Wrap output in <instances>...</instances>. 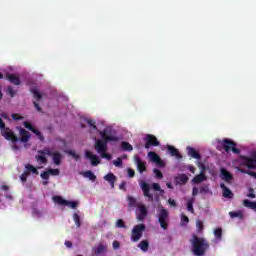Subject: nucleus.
<instances>
[{"mask_svg": "<svg viewBox=\"0 0 256 256\" xmlns=\"http://www.w3.org/2000/svg\"><path fill=\"white\" fill-rule=\"evenodd\" d=\"M100 135L102 137V140H96L94 144V149L102 159L111 160V154L107 153V143L111 141L113 143H117V141H119V137L111 135V129L109 128H105L104 130L100 131Z\"/></svg>", "mask_w": 256, "mask_h": 256, "instance_id": "nucleus-1", "label": "nucleus"}, {"mask_svg": "<svg viewBox=\"0 0 256 256\" xmlns=\"http://www.w3.org/2000/svg\"><path fill=\"white\" fill-rule=\"evenodd\" d=\"M190 244L191 252L195 256H205L207 251H209V241L203 237L197 236V234H192Z\"/></svg>", "mask_w": 256, "mask_h": 256, "instance_id": "nucleus-2", "label": "nucleus"}, {"mask_svg": "<svg viewBox=\"0 0 256 256\" xmlns=\"http://www.w3.org/2000/svg\"><path fill=\"white\" fill-rule=\"evenodd\" d=\"M39 155H36V161L40 163L41 165H47V157L45 155H48V157H52V161L54 165H61V161L63 159V155L58 152L51 150L49 147H45L42 150H38Z\"/></svg>", "mask_w": 256, "mask_h": 256, "instance_id": "nucleus-3", "label": "nucleus"}, {"mask_svg": "<svg viewBox=\"0 0 256 256\" xmlns=\"http://www.w3.org/2000/svg\"><path fill=\"white\" fill-rule=\"evenodd\" d=\"M220 146L222 147V149H224V151H226V153H234L235 155H239V153H241V150L239 148H237V142L229 139V138H225L222 141L219 142Z\"/></svg>", "mask_w": 256, "mask_h": 256, "instance_id": "nucleus-4", "label": "nucleus"}, {"mask_svg": "<svg viewBox=\"0 0 256 256\" xmlns=\"http://www.w3.org/2000/svg\"><path fill=\"white\" fill-rule=\"evenodd\" d=\"M158 223H160L161 229L167 231L169 229V211L164 207H160L157 213Z\"/></svg>", "mask_w": 256, "mask_h": 256, "instance_id": "nucleus-5", "label": "nucleus"}, {"mask_svg": "<svg viewBox=\"0 0 256 256\" xmlns=\"http://www.w3.org/2000/svg\"><path fill=\"white\" fill-rule=\"evenodd\" d=\"M147 229L145 224H137L133 227L131 231V241L137 243L143 237V232Z\"/></svg>", "mask_w": 256, "mask_h": 256, "instance_id": "nucleus-6", "label": "nucleus"}, {"mask_svg": "<svg viewBox=\"0 0 256 256\" xmlns=\"http://www.w3.org/2000/svg\"><path fill=\"white\" fill-rule=\"evenodd\" d=\"M240 159L242 161L241 165L244 167H247L248 169H256V152H254L251 157L240 155Z\"/></svg>", "mask_w": 256, "mask_h": 256, "instance_id": "nucleus-7", "label": "nucleus"}, {"mask_svg": "<svg viewBox=\"0 0 256 256\" xmlns=\"http://www.w3.org/2000/svg\"><path fill=\"white\" fill-rule=\"evenodd\" d=\"M53 201H54V203H57V205L70 207L71 209H77V207L79 205V203H77L75 201L65 200L61 196H54Z\"/></svg>", "mask_w": 256, "mask_h": 256, "instance_id": "nucleus-8", "label": "nucleus"}, {"mask_svg": "<svg viewBox=\"0 0 256 256\" xmlns=\"http://www.w3.org/2000/svg\"><path fill=\"white\" fill-rule=\"evenodd\" d=\"M144 139L146 141L145 149H150L151 147H159V145H160L159 140L153 134H147Z\"/></svg>", "mask_w": 256, "mask_h": 256, "instance_id": "nucleus-9", "label": "nucleus"}, {"mask_svg": "<svg viewBox=\"0 0 256 256\" xmlns=\"http://www.w3.org/2000/svg\"><path fill=\"white\" fill-rule=\"evenodd\" d=\"M140 187H141V190L143 191L144 197H147L148 201L150 203H153V201H154L153 194H151V192H150L151 186L147 182L141 181Z\"/></svg>", "mask_w": 256, "mask_h": 256, "instance_id": "nucleus-10", "label": "nucleus"}, {"mask_svg": "<svg viewBox=\"0 0 256 256\" xmlns=\"http://www.w3.org/2000/svg\"><path fill=\"white\" fill-rule=\"evenodd\" d=\"M1 135L6 138L7 141H12V143H17V141H19V137H17V135H15V133L9 128L1 130Z\"/></svg>", "mask_w": 256, "mask_h": 256, "instance_id": "nucleus-11", "label": "nucleus"}, {"mask_svg": "<svg viewBox=\"0 0 256 256\" xmlns=\"http://www.w3.org/2000/svg\"><path fill=\"white\" fill-rule=\"evenodd\" d=\"M198 167L201 169V172L192 179V183H203V181H207V176L205 175V166L200 163Z\"/></svg>", "mask_w": 256, "mask_h": 256, "instance_id": "nucleus-12", "label": "nucleus"}, {"mask_svg": "<svg viewBox=\"0 0 256 256\" xmlns=\"http://www.w3.org/2000/svg\"><path fill=\"white\" fill-rule=\"evenodd\" d=\"M138 215L137 219L140 222L145 221L147 219V215H149V211L147 210V207L143 204H138Z\"/></svg>", "mask_w": 256, "mask_h": 256, "instance_id": "nucleus-13", "label": "nucleus"}, {"mask_svg": "<svg viewBox=\"0 0 256 256\" xmlns=\"http://www.w3.org/2000/svg\"><path fill=\"white\" fill-rule=\"evenodd\" d=\"M148 157H149L150 161L152 163H156V165H158V167H165V163H163V160H161V158L158 156L157 153L150 151L148 153Z\"/></svg>", "mask_w": 256, "mask_h": 256, "instance_id": "nucleus-14", "label": "nucleus"}, {"mask_svg": "<svg viewBox=\"0 0 256 256\" xmlns=\"http://www.w3.org/2000/svg\"><path fill=\"white\" fill-rule=\"evenodd\" d=\"M85 156L87 159H90L91 165L93 167H97V165H99V163H101V160L99 159V157H97V155H94L93 153H91V151H89V150H87L85 152Z\"/></svg>", "mask_w": 256, "mask_h": 256, "instance_id": "nucleus-15", "label": "nucleus"}, {"mask_svg": "<svg viewBox=\"0 0 256 256\" xmlns=\"http://www.w3.org/2000/svg\"><path fill=\"white\" fill-rule=\"evenodd\" d=\"M20 139L18 141H21V143H27L29 139H31V134H29V131L25 130V128L19 129Z\"/></svg>", "mask_w": 256, "mask_h": 256, "instance_id": "nucleus-16", "label": "nucleus"}, {"mask_svg": "<svg viewBox=\"0 0 256 256\" xmlns=\"http://www.w3.org/2000/svg\"><path fill=\"white\" fill-rule=\"evenodd\" d=\"M220 173L221 179H223V181H225L226 183H231L233 181V175L229 171H227V169L221 168Z\"/></svg>", "mask_w": 256, "mask_h": 256, "instance_id": "nucleus-17", "label": "nucleus"}, {"mask_svg": "<svg viewBox=\"0 0 256 256\" xmlns=\"http://www.w3.org/2000/svg\"><path fill=\"white\" fill-rule=\"evenodd\" d=\"M220 187L222 189L223 197H225V199H233L234 194L227 186H225V183H221Z\"/></svg>", "mask_w": 256, "mask_h": 256, "instance_id": "nucleus-18", "label": "nucleus"}, {"mask_svg": "<svg viewBox=\"0 0 256 256\" xmlns=\"http://www.w3.org/2000/svg\"><path fill=\"white\" fill-rule=\"evenodd\" d=\"M186 149L189 157H192L193 159H197L198 161L201 160V154L197 152L195 148L188 146Z\"/></svg>", "mask_w": 256, "mask_h": 256, "instance_id": "nucleus-19", "label": "nucleus"}, {"mask_svg": "<svg viewBox=\"0 0 256 256\" xmlns=\"http://www.w3.org/2000/svg\"><path fill=\"white\" fill-rule=\"evenodd\" d=\"M6 79L11 82L12 85H21V79L15 74H6Z\"/></svg>", "mask_w": 256, "mask_h": 256, "instance_id": "nucleus-20", "label": "nucleus"}, {"mask_svg": "<svg viewBox=\"0 0 256 256\" xmlns=\"http://www.w3.org/2000/svg\"><path fill=\"white\" fill-rule=\"evenodd\" d=\"M104 181H108L111 189H115V181H117V176H115L113 173H108L104 176Z\"/></svg>", "mask_w": 256, "mask_h": 256, "instance_id": "nucleus-21", "label": "nucleus"}, {"mask_svg": "<svg viewBox=\"0 0 256 256\" xmlns=\"http://www.w3.org/2000/svg\"><path fill=\"white\" fill-rule=\"evenodd\" d=\"M93 254L96 256L103 255L107 251V245L99 244L97 247L92 249Z\"/></svg>", "mask_w": 256, "mask_h": 256, "instance_id": "nucleus-22", "label": "nucleus"}, {"mask_svg": "<svg viewBox=\"0 0 256 256\" xmlns=\"http://www.w3.org/2000/svg\"><path fill=\"white\" fill-rule=\"evenodd\" d=\"M168 152L172 157H177V159H182L183 156L179 153V150L171 145L167 146Z\"/></svg>", "mask_w": 256, "mask_h": 256, "instance_id": "nucleus-23", "label": "nucleus"}, {"mask_svg": "<svg viewBox=\"0 0 256 256\" xmlns=\"http://www.w3.org/2000/svg\"><path fill=\"white\" fill-rule=\"evenodd\" d=\"M175 181L177 185H186L187 181H189V177L185 174H180L175 178Z\"/></svg>", "mask_w": 256, "mask_h": 256, "instance_id": "nucleus-24", "label": "nucleus"}, {"mask_svg": "<svg viewBox=\"0 0 256 256\" xmlns=\"http://www.w3.org/2000/svg\"><path fill=\"white\" fill-rule=\"evenodd\" d=\"M137 163V169L139 173H143L144 171H147V164L145 162L141 161V158H136Z\"/></svg>", "mask_w": 256, "mask_h": 256, "instance_id": "nucleus-25", "label": "nucleus"}, {"mask_svg": "<svg viewBox=\"0 0 256 256\" xmlns=\"http://www.w3.org/2000/svg\"><path fill=\"white\" fill-rule=\"evenodd\" d=\"M139 249H141V251H143L144 253H147L149 251V241L147 240H142L139 244H138Z\"/></svg>", "mask_w": 256, "mask_h": 256, "instance_id": "nucleus-26", "label": "nucleus"}, {"mask_svg": "<svg viewBox=\"0 0 256 256\" xmlns=\"http://www.w3.org/2000/svg\"><path fill=\"white\" fill-rule=\"evenodd\" d=\"M83 177L93 182L97 181V176L91 170H87L86 172H84Z\"/></svg>", "mask_w": 256, "mask_h": 256, "instance_id": "nucleus-27", "label": "nucleus"}, {"mask_svg": "<svg viewBox=\"0 0 256 256\" xmlns=\"http://www.w3.org/2000/svg\"><path fill=\"white\" fill-rule=\"evenodd\" d=\"M128 206L129 207H139V205H141V203H137V199H135V197L133 196H128Z\"/></svg>", "mask_w": 256, "mask_h": 256, "instance_id": "nucleus-28", "label": "nucleus"}, {"mask_svg": "<svg viewBox=\"0 0 256 256\" xmlns=\"http://www.w3.org/2000/svg\"><path fill=\"white\" fill-rule=\"evenodd\" d=\"M25 169H26V171H28V173H33L34 175H39V171L37 170V168H35V166H33L31 164H26Z\"/></svg>", "mask_w": 256, "mask_h": 256, "instance_id": "nucleus-29", "label": "nucleus"}, {"mask_svg": "<svg viewBox=\"0 0 256 256\" xmlns=\"http://www.w3.org/2000/svg\"><path fill=\"white\" fill-rule=\"evenodd\" d=\"M121 149L122 151H133V146L129 142H122Z\"/></svg>", "mask_w": 256, "mask_h": 256, "instance_id": "nucleus-30", "label": "nucleus"}, {"mask_svg": "<svg viewBox=\"0 0 256 256\" xmlns=\"http://www.w3.org/2000/svg\"><path fill=\"white\" fill-rule=\"evenodd\" d=\"M31 93H33L34 98L37 99V101H41V99H43V96L39 93V89L31 88Z\"/></svg>", "mask_w": 256, "mask_h": 256, "instance_id": "nucleus-31", "label": "nucleus"}, {"mask_svg": "<svg viewBox=\"0 0 256 256\" xmlns=\"http://www.w3.org/2000/svg\"><path fill=\"white\" fill-rule=\"evenodd\" d=\"M214 235H215V238L218 239V241H221V239H223V229L216 228L214 230Z\"/></svg>", "mask_w": 256, "mask_h": 256, "instance_id": "nucleus-32", "label": "nucleus"}, {"mask_svg": "<svg viewBox=\"0 0 256 256\" xmlns=\"http://www.w3.org/2000/svg\"><path fill=\"white\" fill-rule=\"evenodd\" d=\"M229 215L232 219H235V217H238V219H243V212L241 211H237V212L231 211L229 212Z\"/></svg>", "mask_w": 256, "mask_h": 256, "instance_id": "nucleus-33", "label": "nucleus"}, {"mask_svg": "<svg viewBox=\"0 0 256 256\" xmlns=\"http://www.w3.org/2000/svg\"><path fill=\"white\" fill-rule=\"evenodd\" d=\"M195 199L194 198H191L190 200H188L187 202V210L190 212V213H195V209H193V203H194Z\"/></svg>", "mask_w": 256, "mask_h": 256, "instance_id": "nucleus-34", "label": "nucleus"}, {"mask_svg": "<svg viewBox=\"0 0 256 256\" xmlns=\"http://www.w3.org/2000/svg\"><path fill=\"white\" fill-rule=\"evenodd\" d=\"M73 219H74L76 227H78V228L81 227V217L79 216V214L74 213Z\"/></svg>", "mask_w": 256, "mask_h": 256, "instance_id": "nucleus-35", "label": "nucleus"}, {"mask_svg": "<svg viewBox=\"0 0 256 256\" xmlns=\"http://www.w3.org/2000/svg\"><path fill=\"white\" fill-rule=\"evenodd\" d=\"M34 135H36V137H38L39 141H41V143H43L45 141V136H43V134L41 133V131H39L37 128L36 130H34Z\"/></svg>", "mask_w": 256, "mask_h": 256, "instance_id": "nucleus-36", "label": "nucleus"}, {"mask_svg": "<svg viewBox=\"0 0 256 256\" xmlns=\"http://www.w3.org/2000/svg\"><path fill=\"white\" fill-rule=\"evenodd\" d=\"M30 173L29 171L25 170L21 175H20V180L22 183H27V176H29Z\"/></svg>", "mask_w": 256, "mask_h": 256, "instance_id": "nucleus-37", "label": "nucleus"}, {"mask_svg": "<svg viewBox=\"0 0 256 256\" xmlns=\"http://www.w3.org/2000/svg\"><path fill=\"white\" fill-rule=\"evenodd\" d=\"M7 93H8V95H9L11 98H13V97H15V95H17V91H15V90L13 89V87H11V86H8V87H7Z\"/></svg>", "mask_w": 256, "mask_h": 256, "instance_id": "nucleus-38", "label": "nucleus"}, {"mask_svg": "<svg viewBox=\"0 0 256 256\" xmlns=\"http://www.w3.org/2000/svg\"><path fill=\"white\" fill-rule=\"evenodd\" d=\"M196 227H197L198 233H201L204 229L203 222L201 220H197L196 221Z\"/></svg>", "mask_w": 256, "mask_h": 256, "instance_id": "nucleus-39", "label": "nucleus"}, {"mask_svg": "<svg viewBox=\"0 0 256 256\" xmlns=\"http://www.w3.org/2000/svg\"><path fill=\"white\" fill-rule=\"evenodd\" d=\"M24 127L26 129H28L29 131H31L32 133L36 130V128L33 127V125H31V123H29L28 121H25L23 123Z\"/></svg>", "mask_w": 256, "mask_h": 256, "instance_id": "nucleus-40", "label": "nucleus"}, {"mask_svg": "<svg viewBox=\"0 0 256 256\" xmlns=\"http://www.w3.org/2000/svg\"><path fill=\"white\" fill-rule=\"evenodd\" d=\"M116 227H118L119 229H125V221H123V219H118L116 222Z\"/></svg>", "mask_w": 256, "mask_h": 256, "instance_id": "nucleus-41", "label": "nucleus"}, {"mask_svg": "<svg viewBox=\"0 0 256 256\" xmlns=\"http://www.w3.org/2000/svg\"><path fill=\"white\" fill-rule=\"evenodd\" d=\"M113 165H115V167H123V159H121L120 157L117 158L113 161Z\"/></svg>", "mask_w": 256, "mask_h": 256, "instance_id": "nucleus-42", "label": "nucleus"}, {"mask_svg": "<svg viewBox=\"0 0 256 256\" xmlns=\"http://www.w3.org/2000/svg\"><path fill=\"white\" fill-rule=\"evenodd\" d=\"M40 176H41V179H44V181H49L50 174L48 170L42 172Z\"/></svg>", "mask_w": 256, "mask_h": 256, "instance_id": "nucleus-43", "label": "nucleus"}, {"mask_svg": "<svg viewBox=\"0 0 256 256\" xmlns=\"http://www.w3.org/2000/svg\"><path fill=\"white\" fill-rule=\"evenodd\" d=\"M153 173L156 175V179H163V173L159 169H154Z\"/></svg>", "mask_w": 256, "mask_h": 256, "instance_id": "nucleus-44", "label": "nucleus"}, {"mask_svg": "<svg viewBox=\"0 0 256 256\" xmlns=\"http://www.w3.org/2000/svg\"><path fill=\"white\" fill-rule=\"evenodd\" d=\"M48 173H49V175L57 176V175H59L60 171H59V169L50 168V169H48Z\"/></svg>", "mask_w": 256, "mask_h": 256, "instance_id": "nucleus-45", "label": "nucleus"}, {"mask_svg": "<svg viewBox=\"0 0 256 256\" xmlns=\"http://www.w3.org/2000/svg\"><path fill=\"white\" fill-rule=\"evenodd\" d=\"M208 191H209V186L203 185L200 187L199 193L203 194V193H207Z\"/></svg>", "mask_w": 256, "mask_h": 256, "instance_id": "nucleus-46", "label": "nucleus"}, {"mask_svg": "<svg viewBox=\"0 0 256 256\" xmlns=\"http://www.w3.org/2000/svg\"><path fill=\"white\" fill-rule=\"evenodd\" d=\"M152 188L154 189V191H161L163 193V190H161V185H159V183H153Z\"/></svg>", "mask_w": 256, "mask_h": 256, "instance_id": "nucleus-47", "label": "nucleus"}, {"mask_svg": "<svg viewBox=\"0 0 256 256\" xmlns=\"http://www.w3.org/2000/svg\"><path fill=\"white\" fill-rule=\"evenodd\" d=\"M112 247H113V249L117 250L121 247V243L119 241L115 240L112 243Z\"/></svg>", "mask_w": 256, "mask_h": 256, "instance_id": "nucleus-48", "label": "nucleus"}, {"mask_svg": "<svg viewBox=\"0 0 256 256\" xmlns=\"http://www.w3.org/2000/svg\"><path fill=\"white\" fill-rule=\"evenodd\" d=\"M69 155H71V157H73V159H76V161H79V155L77 153H75V151H69L68 152Z\"/></svg>", "mask_w": 256, "mask_h": 256, "instance_id": "nucleus-49", "label": "nucleus"}, {"mask_svg": "<svg viewBox=\"0 0 256 256\" xmlns=\"http://www.w3.org/2000/svg\"><path fill=\"white\" fill-rule=\"evenodd\" d=\"M87 124L92 127V129H97V126L95 125V121L89 119L87 120Z\"/></svg>", "mask_w": 256, "mask_h": 256, "instance_id": "nucleus-50", "label": "nucleus"}, {"mask_svg": "<svg viewBox=\"0 0 256 256\" xmlns=\"http://www.w3.org/2000/svg\"><path fill=\"white\" fill-rule=\"evenodd\" d=\"M181 223H189V217H187L185 214H182Z\"/></svg>", "mask_w": 256, "mask_h": 256, "instance_id": "nucleus-51", "label": "nucleus"}, {"mask_svg": "<svg viewBox=\"0 0 256 256\" xmlns=\"http://www.w3.org/2000/svg\"><path fill=\"white\" fill-rule=\"evenodd\" d=\"M168 203L170 207H177V202L174 199L169 198Z\"/></svg>", "mask_w": 256, "mask_h": 256, "instance_id": "nucleus-52", "label": "nucleus"}, {"mask_svg": "<svg viewBox=\"0 0 256 256\" xmlns=\"http://www.w3.org/2000/svg\"><path fill=\"white\" fill-rule=\"evenodd\" d=\"M119 189H121L122 191H127V182H121V184L119 185Z\"/></svg>", "mask_w": 256, "mask_h": 256, "instance_id": "nucleus-53", "label": "nucleus"}, {"mask_svg": "<svg viewBox=\"0 0 256 256\" xmlns=\"http://www.w3.org/2000/svg\"><path fill=\"white\" fill-rule=\"evenodd\" d=\"M12 119L14 121H21V119H23V117L19 116V114H12Z\"/></svg>", "mask_w": 256, "mask_h": 256, "instance_id": "nucleus-54", "label": "nucleus"}, {"mask_svg": "<svg viewBox=\"0 0 256 256\" xmlns=\"http://www.w3.org/2000/svg\"><path fill=\"white\" fill-rule=\"evenodd\" d=\"M128 177H130V178L135 177V170L129 168L128 169Z\"/></svg>", "mask_w": 256, "mask_h": 256, "instance_id": "nucleus-55", "label": "nucleus"}, {"mask_svg": "<svg viewBox=\"0 0 256 256\" xmlns=\"http://www.w3.org/2000/svg\"><path fill=\"white\" fill-rule=\"evenodd\" d=\"M192 195H193V197H197V195H199V188L194 187L192 189Z\"/></svg>", "mask_w": 256, "mask_h": 256, "instance_id": "nucleus-56", "label": "nucleus"}, {"mask_svg": "<svg viewBox=\"0 0 256 256\" xmlns=\"http://www.w3.org/2000/svg\"><path fill=\"white\" fill-rule=\"evenodd\" d=\"M33 105H34L36 111H38L39 113H41L42 109H41V106L39 105V103L33 102Z\"/></svg>", "mask_w": 256, "mask_h": 256, "instance_id": "nucleus-57", "label": "nucleus"}, {"mask_svg": "<svg viewBox=\"0 0 256 256\" xmlns=\"http://www.w3.org/2000/svg\"><path fill=\"white\" fill-rule=\"evenodd\" d=\"M6 127H5V122L3 121V119L2 118H0V129H1V131H3V129H5Z\"/></svg>", "mask_w": 256, "mask_h": 256, "instance_id": "nucleus-58", "label": "nucleus"}, {"mask_svg": "<svg viewBox=\"0 0 256 256\" xmlns=\"http://www.w3.org/2000/svg\"><path fill=\"white\" fill-rule=\"evenodd\" d=\"M188 171H190V173H195L196 171L195 166H188Z\"/></svg>", "mask_w": 256, "mask_h": 256, "instance_id": "nucleus-59", "label": "nucleus"}, {"mask_svg": "<svg viewBox=\"0 0 256 256\" xmlns=\"http://www.w3.org/2000/svg\"><path fill=\"white\" fill-rule=\"evenodd\" d=\"M239 171H240V173H244V174H246V175H249V173H250L251 170L240 169Z\"/></svg>", "mask_w": 256, "mask_h": 256, "instance_id": "nucleus-60", "label": "nucleus"}, {"mask_svg": "<svg viewBox=\"0 0 256 256\" xmlns=\"http://www.w3.org/2000/svg\"><path fill=\"white\" fill-rule=\"evenodd\" d=\"M65 245H66V247H68V248L73 247V243H72L71 241H66V242H65Z\"/></svg>", "mask_w": 256, "mask_h": 256, "instance_id": "nucleus-61", "label": "nucleus"}, {"mask_svg": "<svg viewBox=\"0 0 256 256\" xmlns=\"http://www.w3.org/2000/svg\"><path fill=\"white\" fill-rule=\"evenodd\" d=\"M1 190H2V191H9V186H7V185H2V186H1Z\"/></svg>", "mask_w": 256, "mask_h": 256, "instance_id": "nucleus-62", "label": "nucleus"}, {"mask_svg": "<svg viewBox=\"0 0 256 256\" xmlns=\"http://www.w3.org/2000/svg\"><path fill=\"white\" fill-rule=\"evenodd\" d=\"M248 175H250V177H254V179H256V172L250 171Z\"/></svg>", "mask_w": 256, "mask_h": 256, "instance_id": "nucleus-63", "label": "nucleus"}, {"mask_svg": "<svg viewBox=\"0 0 256 256\" xmlns=\"http://www.w3.org/2000/svg\"><path fill=\"white\" fill-rule=\"evenodd\" d=\"M248 197H250V199H255V194L254 193H250V194H248Z\"/></svg>", "mask_w": 256, "mask_h": 256, "instance_id": "nucleus-64", "label": "nucleus"}]
</instances>
